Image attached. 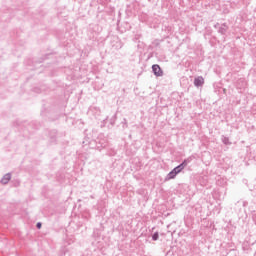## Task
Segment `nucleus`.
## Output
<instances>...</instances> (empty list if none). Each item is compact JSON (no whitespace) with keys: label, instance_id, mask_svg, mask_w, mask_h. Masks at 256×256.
Listing matches in <instances>:
<instances>
[{"label":"nucleus","instance_id":"obj_7","mask_svg":"<svg viewBox=\"0 0 256 256\" xmlns=\"http://www.w3.org/2000/svg\"><path fill=\"white\" fill-rule=\"evenodd\" d=\"M221 141L222 143H224V145H231V141H229V137L222 136Z\"/></svg>","mask_w":256,"mask_h":256},{"label":"nucleus","instance_id":"obj_4","mask_svg":"<svg viewBox=\"0 0 256 256\" xmlns=\"http://www.w3.org/2000/svg\"><path fill=\"white\" fill-rule=\"evenodd\" d=\"M194 157L193 156H190L188 158H186L180 165L183 169H185L189 163H191V161H193Z\"/></svg>","mask_w":256,"mask_h":256},{"label":"nucleus","instance_id":"obj_5","mask_svg":"<svg viewBox=\"0 0 256 256\" xmlns=\"http://www.w3.org/2000/svg\"><path fill=\"white\" fill-rule=\"evenodd\" d=\"M175 177H177V174L175 173L174 170H172L165 177V181H171V179H175Z\"/></svg>","mask_w":256,"mask_h":256},{"label":"nucleus","instance_id":"obj_8","mask_svg":"<svg viewBox=\"0 0 256 256\" xmlns=\"http://www.w3.org/2000/svg\"><path fill=\"white\" fill-rule=\"evenodd\" d=\"M183 169H184L183 166H181V164H180V165L176 166L173 170L175 171V173H176L177 175H179V173H181V171H182Z\"/></svg>","mask_w":256,"mask_h":256},{"label":"nucleus","instance_id":"obj_3","mask_svg":"<svg viewBox=\"0 0 256 256\" xmlns=\"http://www.w3.org/2000/svg\"><path fill=\"white\" fill-rule=\"evenodd\" d=\"M229 29V26H227V24H222L219 28H218V33H220V35H225V33H227V30Z\"/></svg>","mask_w":256,"mask_h":256},{"label":"nucleus","instance_id":"obj_2","mask_svg":"<svg viewBox=\"0 0 256 256\" xmlns=\"http://www.w3.org/2000/svg\"><path fill=\"white\" fill-rule=\"evenodd\" d=\"M194 85L195 87H203L205 85V79L203 76H198L194 79Z\"/></svg>","mask_w":256,"mask_h":256},{"label":"nucleus","instance_id":"obj_11","mask_svg":"<svg viewBox=\"0 0 256 256\" xmlns=\"http://www.w3.org/2000/svg\"><path fill=\"white\" fill-rule=\"evenodd\" d=\"M214 27H215V28L219 27V24H216Z\"/></svg>","mask_w":256,"mask_h":256},{"label":"nucleus","instance_id":"obj_1","mask_svg":"<svg viewBox=\"0 0 256 256\" xmlns=\"http://www.w3.org/2000/svg\"><path fill=\"white\" fill-rule=\"evenodd\" d=\"M152 71L156 77H163V70L159 64L152 65Z\"/></svg>","mask_w":256,"mask_h":256},{"label":"nucleus","instance_id":"obj_6","mask_svg":"<svg viewBox=\"0 0 256 256\" xmlns=\"http://www.w3.org/2000/svg\"><path fill=\"white\" fill-rule=\"evenodd\" d=\"M9 181H11V174L4 175V177L2 178L3 185H7V183H9Z\"/></svg>","mask_w":256,"mask_h":256},{"label":"nucleus","instance_id":"obj_9","mask_svg":"<svg viewBox=\"0 0 256 256\" xmlns=\"http://www.w3.org/2000/svg\"><path fill=\"white\" fill-rule=\"evenodd\" d=\"M159 239V232H155L153 235H152V241H157Z\"/></svg>","mask_w":256,"mask_h":256},{"label":"nucleus","instance_id":"obj_10","mask_svg":"<svg viewBox=\"0 0 256 256\" xmlns=\"http://www.w3.org/2000/svg\"><path fill=\"white\" fill-rule=\"evenodd\" d=\"M36 227H37V229H41V222H38Z\"/></svg>","mask_w":256,"mask_h":256}]
</instances>
